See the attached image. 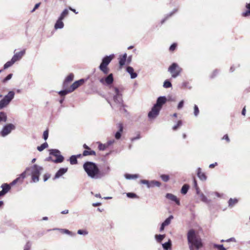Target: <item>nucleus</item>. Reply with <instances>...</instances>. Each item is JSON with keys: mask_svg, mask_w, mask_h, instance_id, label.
I'll use <instances>...</instances> for the list:
<instances>
[{"mask_svg": "<svg viewBox=\"0 0 250 250\" xmlns=\"http://www.w3.org/2000/svg\"><path fill=\"white\" fill-rule=\"evenodd\" d=\"M83 168L88 176L94 179H100L107 175L110 171V167L106 166L100 170L97 165L92 162L87 161L83 165Z\"/></svg>", "mask_w": 250, "mask_h": 250, "instance_id": "obj_1", "label": "nucleus"}, {"mask_svg": "<svg viewBox=\"0 0 250 250\" xmlns=\"http://www.w3.org/2000/svg\"><path fill=\"white\" fill-rule=\"evenodd\" d=\"M187 240L189 250H198L203 246L201 238L192 229L187 233Z\"/></svg>", "mask_w": 250, "mask_h": 250, "instance_id": "obj_2", "label": "nucleus"}, {"mask_svg": "<svg viewBox=\"0 0 250 250\" xmlns=\"http://www.w3.org/2000/svg\"><path fill=\"white\" fill-rule=\"evenodd\" d=\"M114 55L111 54L109 56H105L104 57L102 61V62L100 64L99 68L104 74H108L109 69L107 67V65L110 63L111 61L113 59Z\"/></svg>", "mask_w": 250, "mask_h": 250, "instance_id": "obj_3", "label": "nucleus"}, {"mask_svg": "<svg viewBox=\"0 0 250 250\" xmlns=\"http://www.w3.org/2000/svg\"><path fill=\"white\" fill-rule=\"evenodd\" d=\"M115 91V95L113 96L114 102L115 103V105H112L109 102L110 105L114 108V107H120L121 108L123 106H125V104H123V100L122 98V94L120 92L119 89L117 87L114 88Z\"/></svg>", "mask_w": 250, "mask_h": 250, "instance_id": "obj_4", "label": "nucleus"}, {"mask_svg": "<svg viewBox=\"0 0 250 250\" xmlns=\"http://www.w3.org/2000/svg\"><path fill=\"white\" fill-rule=\"evenodd\" d=\"M30 170L32 181L34 183L38 182L41 172L43 170L42 167L35 164L30 168Z\"/></svg>", "mask_w": 250, "mask_h": 250, "instance_id": "obj_5", "label": "nucleus"}, {"mask_svg": "<svg viewBox=\"0 0 250 250\" xmlns=\"http://www.w3.org/2000/svg\"><path fill=\"white\" fill-rule=\"evenodd\" d=\"M15 92L13 90L8 92V94L4 96L3 98L0 101V109H2L8 105L11 101L14 99Z\"/></svg>", "mask_w": 250, "mask_h": 250, "instance_id": "obj_6", "label": "nucleus"}, {"mask_svg": "<svg viewBox=\"0 0 250 250\" xmlns=\"http://www.w3.org/2000/svg\"><path fill=\"white\" fill-rule=\"evenodd\" d=\"M182 70V68L175 62L172 63L168 68V72L171 73L172 77L174 78L178 77Z\"/></svg>", "mask_w": 250, "mask_h": 250, "instance_id": "obj_7", "label": "nucleus"}, {"mask_svg": "<svg viewBox=\"0 0 250 250\" xmlns=\"http://www.w3.org/2000/svg\"><path fill=\"white\" fill-rule=\"evenodd\" d=\"M49 152L50 155L53 156L56 158L54 161V163H61L64 161V158L61 155V151L59 149H50L49 150Z\"/></svg>", "mask_w": 250, "mask_h": 250, "instance_id": "obj_8", "label": "nucleus"}, {"mask_svg": "<svg viewBox=\"0 0 250 250\" xmlns=\"http://www.w3.org/2000/svg\"><path fill=\"white\" fill-rule=\"evenodd\" d=\"M16 129V126L12 124H8L4 125L1 131L0 132V135L1 137H4L9 134L12 130Z\"/></svg>", "mask_w": 250, "mask_h": 250, "instance_id": "obj_9", "label": "nucleus"}, {"mask_svg": "<svg viewBox=\"0 0 250 250\" xmlns=\"http://www.w3.org/2000/svg\"><path fill=\"white\" fill-rule=\"evenodd\" d=\"M114 81V78H113V75L112 73H110L107 76H106L105 78H102L100 79V82L102 83L103 84L109 85L113 83Z\"/></svg>", "mask_w": 250, "mask_h": 250, "instance_id": "obj_10", "label": "nucleus"}, {"mask_svg": "<svg viewBox=\"0 0 250 250\" xmlns=\"http://www.w3.org/2000/svg\"><path fill=\"white\" fill-rule=\"evenodd\" d=\"M160 108H158L156 106L153 105L151 108V110L148 113V117L149 119H155L159 114Z\"/></svg>", "mask_w": 250, "mask_h": 250, "instance_id": "obj_11", "label": "nucleus"}, {"mask_svg": "<svg viewBox=\"0 0 250 250\" xmlns=\"http://www.w3.org/2000/svg\"><path fill=\"white\" fill-rule=\"evenodd\" d=\"M166 102L167 98L165 96H160L157 98L156 103L154 104V105L156 106L158 108H160V109H161L163 105L166 103Z\"/></svg>", "mask_w": 250, "mask_h": 250, "instance_id": "obj_12", "label": "nucleus"}, {"mask_svg": "<svg viewBox=\"0 0 250 250\" xmlns=\"http://www.w3.org/2000/svg\"><path fill=\"white\" fill-rule=\"evenodd\" d=\"M25 50H22L19 52L15 53L11 59L14 62H16L20 61L25 54Z\"/></svg>", "mask_w": 250, "mask_h": 250, "instance_id": "obj_13", "label": "nucleus"}, {"mask_svg": "<svg viewBox=\"0 0 250 250\" xmlns=\"http://www.w3.org/2000/svg\"><path fill=\"white\" fill-rule=\"evenodd\" d=\"M166 197L171 201L175 202L177 205H180V200L175 195L168 193L166 194Z\"/></svg>", "mask_w": 250, "mask_h": 250, "instance_id": "obj_14", "label": "nucleus"}, {"mask_svg": "<svg viewBox=\"0 0 250 250\" xmlns=\"http://www.w3.org/2000/svg\"><path fill=\"white\" fill-rule=\"evenodd\" d=\"M67 167L60 168L56 173L54 179H56L60 178L61 176L65 174L67 171Z\"/></svg>", "mask_w": 250, "mask_h": 250, "instance_id": "obj_15", "label": "nucleus"}, {"mask_svg": "<svg viewBox=\"0 0 250 250\" xmlns=\"http://www.w3.org/2000/svg\"><path fill=\"white\" fill-rule=\"evenodd\" d=\"M118 127L119 130L117 131L115 134V137L117 140H119L121 138L122 136V133L123 131V125L121 123H119L118 124Z\"/></svg>", "mask_w": 250, "mask_h": 250, "instance_id": "obj_16", "label": "nucleus"}, {"mask_svg": "<svg viewBox=\"0 0 250 250\" xmlns=\"http://www.w3.org/2000/svg\"><path fill=\"white\" fill-rule=\"evenodd\" d=\"M73 79L74 75L72 73L69 74L63 83V87H66L68 85V83L72 81Z\"/></svg>", "mask_w": 250, "mask_h": 250, "instance_id": "obj_17", "label": "nucleus"}, {"mask_svg": "<svg viewBox=\"0 0 250 250\" xmlns=\"http://www.w3.org/2000/svg\"><path fill=\"white\" fill-rule=\"evenodd\" d=\"M126 71L130 74V78L132 79L136 78L138 74L134 72V69L131 66H127L126 69Z\"/></svg>", "mask_w": 250, "mask_h": 250, "instance_id": "obj_18", "label": "nucleus"}, {"mask_svg": "<svg viewBox=\"0 0 250 250\" xmlns=\"http://www.w3.org/2000/svg\"><path fill=\"white\" fill-rule=\"evenodd\" d=\"M197 175L198 178L202 181H206L207 180V176L205 173L202 172L201 168L198 167L197 169Z\"/></svg>", "mask_w": 250, "mask_h": 250, "instance_id": "obj_19", "label": "nucleus"}, {"mask_svg": "<svg viewBox=\"0 0 250 250\" xmlns=\"http://www.w3.org/2000/svg\"><path fill=\"white\" fill-rule=\"evenodd\" d=\"M62 20H63L58 18L54 26L56 29H62L63 27L64 23L62 21Z\"/></svg>", "mask_w": 250, "mask_h": 250, "instance_id": "obj_20", "label": "nucleus"}, {"mask_svg": "<svg viewBox=\"0 0 250 250\" xmlns=\"http://www.w3.org/2000/svg\"><path fill=\"white\" fill-rule=\"evenodd\" d=\"M177 11H178V9H174L170 13L167 14L165 16V18L161 21V24H163L166 21H167L169 18L171 17L174 14L176 13Z\"/></svg>", "mask_w": 250, "mask_h": 250, "instance_id": "obj_21", "label": "nucleus"}, {"mask_svg": "<svg viewBox=\"0 0 250 250\" xmlns=\"http://www.w3.org/2000/svg\"><path fill=\"white\" fill-rule=\"evenodd\" d=\"M172 243L170 239L168 241L162 244L163 248L165 250H170L171 249Z\"/></svg>", "mask_w": 250, "mask_h": 250, "instance_id": "obj_22", "label": "nucleus"}, {"mask_svg": "<svg viewBox=\"0 0 250 250\" xmlns=\"http://www.w3.org/2000/svg\"><path fill=\"white\" fill-rule=\"evenodd\" d=\"M238 202V200L236 198H230L228 201V206L230 208H232Z\"/></svg>", "mask_w": 250, "mask_h": 250, "instance_id": "obj_23", "label": "nucleus"}, {"mask_svg": "<svg viewBox=\"0 0 250 250\" xmlns=\"http://www.w3.org/2000/svg\"><path fill=\"white\" fill-rule=\"evenodd\" d=\"M127 59V54L126 53H125L122 56V57L120 59L119 62V65L121 67L123 66L125 64V61Z\"/></svg>", "mask_w": 250, "mask_h": 250, "instance_id": "obj_24", "label": "nucleus"}, {"mask_svg": "<svg viewBox=\"0 0 250 250\" xmlns=\"http://www.w3.org/2000/svg\"><path fill=\"white\" fill-rule=\"evenodd\" d=\"M88 155H96V152L92 150H85L83 151V156H86Z\"/></svg>", "mask_w": 250, "mask_h": 250, "instance_id": "obj_25", "label": "nucleus"}, {"mask_svg": "<svg viewBox=\"0 0 250 250\" xmlns=\"http://www.w3.org/2000/svg\"><path fill=\"white\" fill-rule=\"evenodd\" d=\"M0 187L2 188V190H3L6 193H7L11 189L10 185L7 183L2 184Z\"/></svg>", "mask_w": 250, "mask_h": 250, "instance_id": "obj_26", "label": "nucleus"}, {"mask_svg": "<svg viewBox=\"0 0 250 250\" xmlns=\"http://www.w3.org/2000/svg\"><path fill=\"white\" fill-rule=\"evenodd\" d=\"M7 120V117L6 113L1 111L0 112V122H6Z\"/></svg>", "mask_w": 250, "mask_h": 250, "instance_id": "obj_27", "label": "nucleus"}, {"mask_svg": "<svg viewBox=\"0 0 250 250\" xmlns=\"http://www.w3.org/2000/svg\"><path fill=\"white\" fill-rule=\"evenodd\" d=\"M125 178L127 180H131L133 179L138 178L139 176L138 174H125Z\"/></svg>", "mask_w": 250, "mask_h": 250, "instance_id": "obj_28", "label": "nucleus"}, {"mask_svg": "<svg viewBox=\"0 0 250 250\" xmlns=\"http://www.w3.org/2000/svg\"><path fill=\"white\" fill-rule=\"evenodd\" d=\"M189 186L188 185H187V184L184 185L182 186L181 190V193L183 194H186L188 192V191L189 189Z\"/></svg>", "mask_w": 250, "mask_h": 250, "instance_id": "obj_29", "label": "nucleus"}, {"mask_svg": "<svg viewBox=\"0 0 250 250\" xmlns=\"http://www.w3.org/2000/svg\"><path fill=\"white\" fill-rule=\"evenodd\" d=\"M69 162L71 165H76L78 163L77 157L75 155H72L69 158Z\"/></svg>", "mask_w": 250, "mask_h": 250, "instance_id": "obj_30", "label": "nucleus"}, {"mask_svg": "<svg viewBox=\"0 0 250 250\" xmlns=\"http://www.w3.org/2000/svg\"><path fill=\"white\" fill-rule=\"evenodd\" d=\"M173 219V215H170L168 218H167L163 223L162 224L166 226H167L168 225H169L170 224V222L171 221V220Z\"/></svg>", "mask_w": 250, "mask_h": 250, "instance_id": "obj_31", "label": "nucleus"}, {"mask_svg": "<svg viewBox=\"0 0 250 250\" xmlns=\"http://www.w3.org/2000/svg\"><path fill=\"white\" fill-rule=\"evenodd\" d=\"M48 147V145L47 142H45L42 144L40 146H38L37 147V149L39 151H42L43 150H44L45 148H46Z\"/></svg>", "mask_w": 250, "mask_h": 250, "instance_id": "obj_32", "label": "nucleus"}, {"mask_svg": "<svg viewBox=\"0 0 250 250\" xmlns=\"http://www.w3.org/2000/svg\"><path fill=\"white\" fill-rule=\"evenodd\" d=\"M71 93V91H70L69 89H63L62 90H61L58 92V94L61 96H64L65 95H67V94Z\"/></svg>", "mask_w": 250, "mask_h": 250, "instance_id": "obj_33", "label": "nucleus"}, {"mask_svg": "<svg viewBox=\"0 0 250 250\" xmlns=\"http://www.w3.org/2000/svg\"><path fill=\"white\" fill-rule=\"evenodd\" d=\"M161 183L160 182L155 181V180H152V181H151V184H150V186H149V187H150V188H152V187H160L161 186Z\"/></svg>", "mask_w": 250, "mask_h": 250, "instance_id": "obj_34", "label": "nucleus"}, {"mask_svg": "<svg viewBox=\"0 0 250 250\" xmlns=\"http://www.w3.org/2000/svg\"><path fill=\"white\" fill-rule=\"evenodd\" d=\"M69 11L67 9H65L61 14L59 19L63 20L64 18L68 15Z\"/></svg>", "mask_w": 250, "mask_h": 250, "instance_id": "obj_35", "label": "nucleus"}, {"mask_svg": "<svg viewBox=\"0 0 250 250\" xmlns=\"http://www.w3.org/2000/svg\"><path fill=\"white\" fill-rule=\"evenodd\" d=\"M15 62L11 59L10 61L6 62L3 65V69H6L11 66Z\"/></svg>", "mask_w": 250, "mask_h": 250, "instance_id": "obj_36", "label": "nucleus"}, {"mask_svg": "<svg viewBox=\"0 0 250 250\" xmlns=\"http://www.w3.org/2000/svg\"><path fill=\"white\" fill-rule=\"evenodd\" d=\"M165 237V234H159L155 235L156 240L159 243L161 242Z\"/></svg>", "mask_w": 250, "mask_h": 250, "instance_id": "obj_37", "label": "nucleus"}, {"mask_svg": "<svg viewBox=\"0 0 250 250\" xmlns=\"http://www.w3.org/2000/svg\"><path fill=\"white\" fill-rule=\"evenodd\" d=\"M213 247L218 250H227L222 244H214Z\"/></svg>", "mask_w": 250, "mask_h": 250, "instance_id": "obj_38", "label": "nucleus"}, {"mask_svg": "<svg viewBox=\"0 0 250 250\" xmlns=\"http://www.w3.org/2000/svg\"><path fill=\"white\" fill-rule=\"evenodd\" d=\"M163 86L166 88H170L172 87V84L168 80H166L164 83Z\"/></svg>", "mask_w": 250, "mask_h": 250, "instance_id": "obj_39", "label": "nucleus"}, {"mask_svg": "<svg viewBox=\"0 0 250 250\" xmlns=\"http://www.w3.org/2000/svg\"><path fill=\"white\" fill-rule=\"evenodd\" d=\"M77 82H74L71 85V86L69 88L71 92L74 91L75 89L79 87L77 84Z\"/></svg>", "mask_w": 250, "mask_h": 250, "instance_id": "obj_40", "label": "nucleus"}, {"mask_svg": "<svg viewBox=\"0 0 250 250\" xmlns=\"http://www.w3.org/2000/svg\"><path fill=\"white\" fill-rule=\"evenodd\" d=\"M182 87L184 88H188V89H191L192 86L190 85V83L188 82H184L182 83Z\"/></svg>", "mask_w": 250, "mask_h": 250, "instance_id": "obj_41", "label": "nucleus"}, {"mask_svg": "<svg viewBox=\"0 0 250 250\" xmlns=\"http://www.w3.org/2000/svg\"><path fill=\"white\" fill-rule=\"evenodd\" d=\"M140 183L142 184L146 185L147 188H150V187H149V186H150L151 181H149L148 180H141L140 181Z\"/></svg>", "mask_w": 250, "mask_h": 250, "instance_id": "obj_42", "label": "nucleus"}, {"mask_svg": "<svg viewBox=\"0 0 250 250\" xmlns=\"http://www.w3.org/2000/svg\"><path fill=\"white\" fill-rule=\"evenodd\" d=\"M219 70L218 69L214 70L212 73L210 75L209 78L210 79H213L215 78L219 73Z\"/></svg>", "mask_w": 250, "mask_h": 250, "instance_id": "obj_43", "label": "nucleus"}, {"mask_svg": "<svg viewBox=\"0 0 250 250\" xmlns=\"http://www.w3.org/2000/svg\"><path fill=\"white\" fill-rule=\"evenodd\" d=\"M160 177L162 180L165 182H167L169 179V176L168 175L162 174Z\"/></svg>", "mask_w": 250, "mask_h": 250, "instance_id": "obj_44", "label": "nucleus"}, {"mask_svg": "<svg viewBox=\"0 0 250 250\" xmlns=\"http://www.w3.org/2000/svg\"><path fill=\"white\" fill-rule=\"evenodd\" d=\"M107 147L106 144H103L101 143H99L98 148L100 150H104Z\"/></svg>", "mask_w": 250, "mask_h": 250, "instance_id": "obj_45", "label": "nucleus"}, {"mask_svg": "<svg viewBox=\"0 0 250 250\" xmlns=\"http://www.w3.org/2000/svg\"><path fill=\"white\" fill-rule=\"evenodd\" d=\"M200 197H201V200H202V201H203L205 203H209V201L207 197L204 194L202 193L200 195Z\"/></svg>", "mask_w": 250, "mask_h": 250, "instance_id": "obj_46", "label": "nucleus"}, {"mask_svg": "<svg viewBox=\"0 0 250 250\" xmlns=\"http://www.w3.org/2000/svg\"><path fill=\"white\" fill-rule=\"evenodd\" d=\"M13 74L12 73L8 74L5 78H4L2 82L3 83H6L8 81L10 80L12 77Z\"/></svg>", "mask_w": 250, "mask_h": 250, "instance_id": "obj_47", "label": "nucleus"}, {"mask_svg": "<svg viewBox=\"0 0 250 250\" xmlns=\"http://www.w3.org/2000/svg\"><path fill=\"white\" fill-rule=\"evenodd\" d=\"M199 108L196 104H195L194 106V115L195 116L197 117L199 115Z\"/></svg>", "mask_w": 250, "mask_h": 250, "instance_id": "obj_48", "label": "nucleus"}, {"mask_svg": "<svg viewBox=\"0 0 250 250\" xmlns=\"http://www.w3.org/2000/svg\"><path fill=\"white\" fill-rule=\"evenodd\" d=\"M126 196L127 197L130 198H134L138 197L136 194L133 193V192H128L126 193Z\"/></svg>", "mask_w": 250, "mask_h": 250, "instance_id": "obj_49", "label": "nucleus"}, {"mask_svg": "<svg viewBox=\"0 0 250 250\" xmlns=\"http://www.w3.org/2000/svg\"><path fill=\"white\" fill-rule=\"evenodd\" d=\"M30 170V167H27L26 168V170L23 172L20 175V179L21 178L22 179H23L25 178V174H26V172Z\"/></svg>", "mask_w": 250, "mask_h": 250, "instance_id": "obj_50", "label": "nucleus"}, {"mask_svg": "<svg viewBox=\"0 0 250 250\" xmlns=\"http://www.w3.org/2000/svg\"><path fill=\"white\" fill-rule=\"evenodd\" d=\"M78 234L80 235H87L88 234V231L84 229H79L77 232Z\"/></svg>", "mask_w": 250, "mask_h": 250, "instance_id": "obj_51", "label": "nucleus"}, {"mask_svg": "<svg viewBox=\"0 0 250 250\" xmlns=\"http://www.w3.org/2000/svg\"><path fill=\"white\" fill-rule=\"evenodd\" d=\"M182 121H179L178 122L177 124L173 126V128H172L174 130H176L179 126H180L182 125Z\"/></svg>", "mask_w": 250, "mask_h": 250, "instance_id": "obj_52", "label": "nucleus"}, {"mask_svg": "<svg viewBox=\"0 0 250 250\" xmlns=\"http://www.w3.org/2000/svg\"><path fill=\"white\" fill-rule=\"evenodd\" d=\"M48 137V130H46L43 132V138L44 140H46Z\"/></svg>", "mask_w": 250, "mask_h": 250, "instance_id": "obj_53", "label": "nucleus"}, {"mask_svg": "<svg viewBox=\"0 0 250 250\" xmlns=\"http://www.w3.org/2000/svg\"><path fill=\"white\" fill-rule=\"evenodd\" d=\"M184 100H182L178 104V106H177V109H181V108H183V106H184Z\"/></svg>", "mask_w": 250, "mask_h": 250, "instance_id": "obj_54", "label": "nucleus"}, {"mask_svg": "<svg viewBox=\"0 0 250 250\" xmlns=\"http://www.w3.org/2000/svg\"><path fill=\"white\" fill-rule=\"evenodd\" d=\"M177 47V44L176 43H172L169 47V50L170 51H174Z\"/></svg>", "mask_w": 250, "mask_h": 250, "instance_id": "obj_55", "label": "nucleus"}, {"mask_svg": "<svg viewBox=\"0 0 250 250\" xmlns=\"http://www.w3.org/2000/svg\"><path fill=\"white\" fill-rule=\"evenodd\" d=\"M20 179V177L17 178L14 180H13L9 185H10V186L15 185L18 182Z\"/></svg>", "mask_w": 250, "mask_h": 250, "instance_id": "obj_56", "label": "nucleus"}, {"mask_svg": "<svg viewBox=\"0 0 250 250\" xmlns=\"http://www.w3.org/2000/svg\"><path fill=\"white\" fill-rule=\"evenodd\" d=\"M141 138V136L139 133H138L136 137H132L130 139L131 142H134L136 140H138Z\"/></svg>", "mask_w": 250, "mask_h": 250, "instance_id": "obj_57", "label": "nucleus"}, {"mask_svg": "<svg viewBox=\"0 0 250 250\" xmlns=\"http://www.w3.org/2000/svg\"><path fill=\"white\" fill-rule=\"evenodd\" d=\"M60 230L64 233L67 234H71L72 233V232L69 231L68 229H61Z\"/></svg>", "mask_w": 250, "mask_h": 250, "instance_id": "obj_58", "label": "nucleus"}, {"mask_svg": "<svg viewBox=\"0 0 250 250\" xmlns=\"http://www.w3.org/2000/svg\"><path fill=\"white\" fill-rule=\"evenodd\" d=\"M30 247H31V244H30L29 242H27L26 243V244L25 245V246H24L23 250H30Z\"/></svg>", "mask_w": 250, "mask_h": 250, "instance_id": "obj_59", "label": "nucleus"}, {"mask_svg": "<svg viewBox=\"0 0 250 250\" xmlns=\"http://www.w3.org/2000/svg\"><path fill=\"white\" fill-rule=\"evenodd\" d=\"M193 184H194V187H195V188H196V189L197 190V192H198V190H199V188L198 187L197 183V181L195 180V179H193Z\"/></svg>", "mask_w": 250, "mask_h": 250, "instance_id": "obj_60", "label": "nucleus"}, {"mask_svg": "<svg viewBox=\"0 0 250 250\" xmlns=\"http://www.w3.org/2000/svg\"><path fill=\"white\" fill-rule=\"evenodd\" d=\"M114 140L113 139L109 140L107 142L106 145H107V147L111 145H112L114 143Z\"/></svg>", "mask_w": 250, "mask_h": 250, "instance_id": "obj_61", "label": "nucleus"}, {"mask_svg": "<svg viewBox=\"0 0 250 250\" xmlns=\"http://www.w3.org/2000/svg\"><path fill=\"white\" fill-rule=\"evenodd\" d=\"M55 159H53L52 157L51 156H49V157L45 158V161H48V162H52L54 163V161Z\"/></svg>", "mask_w": 250, "mask_h": 250, "instance_id": "obj_62", "label": "nucleus"}, {"mask_svg": "<svg viewBox=\"0 0 250 250\" xmlns=\"http://www.w3.org/2000/svg\"><path fill=\"white\" fill-rule=\"evenodd\" d=\"M222 139L226 140L227 142L228 143H229L230 142L229 138L227 134L223 136Z\"/></svg>", "mask_w": 250, "mask_h": 250, "instance_id": "obj_63", "label": "nucleus"}, {"mask_svg": "<svg viewBox=\"0 0 250 250\" xmlns=\"http://www.w3.org/2000/svg\"><path fill=\"white\" fill-rule=\"evenodd\" d=\"M50 178V175L48 174H45L43 176V181L44 182L46 181Z\"/></svg>", "mask_w": 250, "mask_h": 250, "instance_id": "obj_64", "label": "nucleus"}]
</instances>
